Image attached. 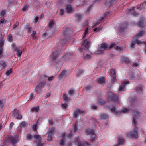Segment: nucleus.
I'll list each match as a JSON object with an SVG mask.
<instances>
[{
  "instance_id": "1",
  "label": "nucleus",
  "mask_w": 146,
  "mask_h": 146,
  "mask_svg": "<svg viewBox=\"0 0 146 146\" xmlns=\"http://www.w3.org/2000/svg\"><path fill=\"white\" fill-rule=\"evenodd\" d=\"M133 113L134 115V117L132 121L133 125H134V127L133 130L131 131L127 134V137L132 138H137L138 137L137 134V127L136 126V118H139L140 117V113L136 109L134 110L133 111Z\"/></svg>"
},
{
  "instance_id": "2",
  "label": "nucleus",
  "mask_w": 146,
  "mask_h": 146,
  "mask_svg": "<svg viewBox=\"0 0 146 146\" xmlns=\"http://www.w3.org/2000/svg\"><path fill=\"white\" fill-rule=\"evenodd\" d=\"M144 33V32L143 31H141L139 32L135 36L133 37V40L132 41V43L131 45V47L132 48L135 47V45L136 43L138 44H142L143 43H145V42L141 41L139 40L138 38L141 37L143 35Z\"/></svg>"
},
{
  "instance_id": "3",
  "label": "nucleus",
  "mask_w": 146,
  "mask_h": 146,
  "mask_svg": "<svg viewBox=\"0 0 146 146\" xmlns=\"http://www.w3.org/2000/svg\"><path fill=\"white\" fill-rule=\"evenodd\" d=\"M32 138L36 140V141L37 142L36 146H43V144L41 141V138L39 135H35L32 136L30 134H28L27 135V138L28 139V140L32 139Z\"/></svg>"
},
{
  "instance_id": "4",
  "label": "nucleus",
  "mask_w": 146,
  "mask_h": 146,
  "mask_svg": "<svg viewBox=\"0 0 146 146\" xmlns=\"http://www.w3.org/2000/svg\"><path fill=\"white\" fill-rule=\"evenodd\" d=\"M69 30L68 29H66L63 32L62 36L64 37L62 40V42L65 43L68 41L70 38L71 36L68 34Z\"/></svg>"
},
{
  "instance_id": "5",
  "label": "nucleus",
  "mask_w": 146,
  "mask_h": 146,
  "mask_svg": "<svg viewBox=\"0 0 146 146\" xmlns=\"http://www.w3.org/2000/svg\"><path fill=\"white\" fill-rule=\"evenodd\" d=\"M108 96L109 100H113L117 103L118 98L114 94L111 92H109L108 94Z\"/></svg>"
},
{
  "instance_id": "6",
  "label": "nucleus",
  "mask_w": 146,
  "mask_h": 146,
  "mask_svg": "<svg viewBox=\"0 0 146 146\" xmlns=\"http://www.w3.org/2000/svg\"><path fill=\"white\" fill-rule=\"evenodd\" d=\"M12 46L13 48V49L15 50L17 56L18 57L21 56L22 54V51L21 50H20V47H17L14 44H12Z\"/></svg>"
},
{
  "instance_id": "7",
  "label": "nucleus",
  "mask_w": 146,
  "mask_h": 146,
  "mask_svg": "<svg viewBox=\"0 0 146 146\" xmlns=\"http://www.w3.org/2000/svg\"><path fill=\"white\" fill-rule=\"evenodd\" d=\"M59 51L58 50L53 52L50 56V59L52 61L56 60L58 57Z\"/></svg>"
},
{
  "instance_id": "8",
  "label": "nucleus",
  "mask_w": 146,
  "mask_h": 146,
  "mask_svg": "<svg viewBox=\"0 0 146 146\" xmlns=\"http://www.w3.org/2000/svg\"><path fill=\"white\" fill-rule=\"evenodd\" d=\"M5 40L2 38L0 40V58H1L4 56L3 47L4 45V42Z\"/></svg>"
},
{
  "instance_id": "9",
  "label": "nucleus",
  "mask_w": 146,
  "mask_h": 146,
  "mask_svg": "<svg viewBox=\"0 0 146 146\" xmlns=\"http://www.w3.org/2000/svg\"><path fill=\"white\" fill-rule=\"evenodd\" d=\"M108 48L107 45L105 43L102 44L98 46V48L100 50L98 52V53H102L101 51H104L107 49Z\"/></svg>"
},
{
  "instance_id": "10",
  "label": "nucleus",
  "mask_w": 146,
  "mask_h": 146,
  "mask_svg": "<svg viewBox=\"0 0 146 146\" xmlns=\"http://www.w3.org/2000/svg\"><path fill=\"white\" fill-rule=\"evenodd\" d=\"M129 84L128 81H125L123 82L122 84L119 86V90L121 92L124 91L126 86Z\"/></svg>"
},
{
  "instance_id": "11",
  "label": "nucleus",
  "mask_w": 146,
  "mask_h": 146,
  "mask_svg": "<svg viewBox=\"0 0 146 146\" xmlns=\"http://www.w3.org/2000/svg\"><path fill=\"white\" fill-rule=\"evenodd\" d=\"M85 113L83 110L79 109H77L73 113V117L76 118L79 114H84Z\"/></svg>"
},
{
  "instance_id": "12",
  "label": "nucleus",
  "mask_w": 146,
  "mask_h": 146,
  "mask_svg": "<svg viewBox=\"0 0 146 146\" xmlns=\"http://www.w3.org/2000/svg\"><path fill=\"white\" fill-rule=\"evenodd\" d=\"M129 102L131 105L133 107L137 106L138 104V102L135 98L131 99Z\"/></svg>"
},
{
  "instance_id": "13",
  "label": "nucleus",
  "mask_w": 146,
  "mask_h": 146,
  "mask_svg": "<svg viewBox=\"0 0 146 146\" xmlns=\"http://www.w3.org/2000/svg\"><path fill=\"white\" fill-rule=\"evenodd\" d=\"M8 140L13 144V146H15V144L19 141L17 137H9Z\"/></svg>"
},
{
  "instance_id": "14",
  "label": "nucleus",
  "mask_w": 146,
  "mask_h": 146,
  "mask_svg": "<svg viewBox=\"0 0 146 146\" xmlns=\"http://www.w3.org/2000/svg\"><path fill=\"white\" fill-rule=\"evenodd\" d=\"M19 110H17L15 109L13 116L16 117V118L18 119H20L22 118V116L21 115L19 114Z\"/></svg>"
},
{
  "instance_id": "15",
  "label": "nucleus",
  "mask_w": 146,
  "mask_h": 146,
  "mask_svg": "<svg viewBox=\"0 0 146 146\" xmlns=\"http://www.w3.org/2000/svg\"><path fill=\"white\" fill-rule=\"evenodd\" d=\"M126 13L129 14H132L134 15H137V14L135 11L134 8L131 9H129L126 11Z\"/></svg>"
},
{
  "instance_id": "16",
  "label": "nucleus",
  "mask_w": 146,
  "mask_h": 146,
  "mask_svg": "<svg viewBox=\"0 0 146 146\" xmlns=\"http://www.w3.org/2000/svg\"><path fill=\"white\" fill-rule=\"evenodd\" d=\"M75 17L76 20L80 21L82 18L83 15L79 13H76L75 15Z\"/></svg>"
},
{
  "instance_id": "17",
  "label": "nucleus",
  "mask_w": 146,
  "mask_h": 146,
  "mask_svg": "<svg viewBox=\"0 0 146 146\" xmlns=\"http://www.w3.org/2000/svg\"><path fill=\"white\" fill-rule=\"evenodd\" d=\"M67 74L66 70H63L59 75V78L60 79H62L64 78Z\"/></svg>"
},
{
  "instance_id": "18",
  "label": "nucleus",
  "mask_w": 146,
  "mask_h": 146,
  "mask_svg": "<svg viewBox=\"0 0 146 146\" xmlns=\"http://www.w3.org/2000/svg\"><path fill=\"white\" fill-rule=\"evenodd\" d=\"M82 44L83 46H84V45L85 44L84 46H85V48H87L90 46V42L89 41H87L86 39H85L82 42Z\"/></svg>"
},
{
  "instance_id": "19",
  "label": "nucleus",
  "mask_w": 146,
  "mask_h": 146,
  "mask_svg": "<svg viewBox=\"0 0 146 146\" xmlns=\"http://www.w3.org/2000/svg\"><path fill=\"white\" fill-rule=\"evenodd\" d=\"M111 110L113 112V113H114L115 114L117 115H119V114L121 113V112L117 111V109L114 107H113V108H111Z\"/></svg>"
},
{
  "instance_id": "20",
  "label": "nucleus",
  "mask_w": 146,
  "mask_h": 146,
  "mask_svg": "<svg viewBox=\"0 0 146 146\" xmlns=\"http://www.w3.org/2000/svg\"><path fill=\"white\" fill-rule=\"evenodd\" d=\"M116 44L115 43H112L110 46L109 47V48H111L113 47H115V49L118 50H121V48L119 46H115Z\"/></svg>"
},
{
  "instance_id": "21",
  "label": "nucleus",
  "mask_w": 146,
  "mask_h": 146,
  "mask_svg": "<svg viewBox=\"0 0 146 146\" xmlns=\"http://www.w3.org/2000/svg\"><path fill=\"white\" fill-rule=\"evenodd\" d=\"M66 11L68 13H72L73 12V8L70 5H67L66 6Z\"/></svg>"
},
{
  "instance_id": "22",
  "label": "nucleus",
  "mask_w": 146,
  "mask_h": 146,
  "mask_svg": "<svg viewBox=\"0 0 146 146\" xmlns=\"http://www.w3.org/2000/svg\"><path fill=\"white\" fill-rule=\"evenodd\" d=\"M74 131L75 132H76L77 131V127L76 125H75L73 129H72L71 131V133L68 135V137H71L72 136V133Z\"/></svg>"
},
{
  "instance_id": "23",
  "label": "nucleus",
  "mask_w": 146,
  "mask_h": 146,
  "mask_svg": "<svg viewBox=\"0 0 146 146\" xmlns=\"http://www.w3.org/2000/svg\"><path fill=\"white\" fill-rule=\"evenodd\" d=\"M49 131L48 134L52 135L55 131V128L54 127H52L49 129Z\"/></svg>"
},
{
  "instance_id": "24",
  "label": "nucleus",
  "mask_w": 146,
  "mask_h": 146,
  "mask_svg": "<svg viewBox=\"0 0 146 146\" xmlns=\"http://www.w3.org/2000/svg\"><path fill=\"white\" fill-rule=\"evenodd\" d=\"M85 133L86 134H90L91 135L94 133V132L93 130L90 129H88L86 131Z\"/></svg>"
},
{
  "instance_id": "25",
  "label": "nucleus",
  "mask_w": 146,
  "mask_h": 146,
  "mask_svg": "<svg viewBox=\"0 0 146 146\" xmlns=\"http://www.w3.org/2000/svg\"><path fill=\"white\" fill-rule=\"evenodd\" d=\"M127 27V25L125 23L121 24L120 26V28L121 31H123Z\"/></svg>"
},
{
  "instance_id": "26",
  "label": "nucleus",
  "mask_w": 146,
  "mask_h": 146,
  "mask_svg": "<svg viewBox=\"0 0 146 146\" xmlns=\"http://www.w3.org/2000/svg\"><path fill=\"white\" fill-rule=\"evenodd\" d=\"M46 82V81H44L38 84L37 86V88H41L43 87L45 84Z\"/></svg>"
},
{
  "instance_id": "27",
  "label": "nucleus",
  "mask_w": 146,
  "mask_h": 146,
  "mask_svg": "<svg viewBox=\"0 0 146 146\" xmlns=\"http://www.w3.org/2000/svg\"><path fill=\"white\" fill-rule=\"evenodd\" d=\"M105 79L103 77H102L99 78L97 82L98 83L100 84H101L103 82H104L105 81Z\"/></svg>"
},
{
  "instance_id": "28",
  "label": "nucleus",
  "mask_w": 146,
  "mask_h": 146,
  "mask_svg": "<svg viewBox=\"0 0 146 146\" xmlns=\"http://www.w3.org/2000/svg\"><path fill=\"white\" fill-rule=\"evenodd\" d=\"M92 54L91 53H88L85 56V58L87 59H89L92 58Z\"/></svg>"
},
{
  "instance_id": "29",
  "label": "nucleus",
  "mask_w": 146,
  "mask_h": 146,
  "mask_svg": "<svg viewBox=\"0 0 146 146\" xmlns=\"http://www.w3.org/2000/svg\"><path fill=\"white\" fill-rule=\"evenodd\" d=\"M109 116L107 115L104 114H102L100 116L101 119H107L109 118Z\"/></svg>"
},
{
  "instance_id": "30",
  "label": "nucleus",
  "mask_w": 146,
  "mask_h": 146,
  "mask_svg": "<svg viewBox=\"0 0 146 146\" xmlns=\"http://www.w3.org/2000/svg\"><path fill=\"white\" fill-rule=\"evenodd\" d=\"M136 90L137 92L139 93H141L142 92V88L141 86H137L136 88Z\"/></svg>"
},
{
  "instance_id": "31",
  "label": "nucleus",
  "mask_w": 146,
  "mask_h": 146,
  "mask_svg": "<svg viewBox=\"0 0 146 146\" xmlns=\"http://www.w3.org/2000/svg\"><path fill=\"white\" fill-rule=\"evenodd\" d=\"M110 73L111 77L115 78V71L114 70H111L110 71Z\"/></svg>"
},
{
  "instance_id": "32",
  "label": "nucleus",
  "mask_w": 146,
  "mask_h": 146,
  "mask_svg": "<svg viewBox=\"0 0 146 146\" xmlns=\"http://www.w3.org/2000/svg\"><path fill=\"white\" fill-rule=\"evenodd\" d=\"M39 110V107L38 106H37L36 107H34L33 108L32 110H31V111H33V112H37Z\"/></svg>"
},
{
  "instance_id": "33",
  "label": "nucleus",
  "mask_w": 146,
  "mask_h": 146,
  "mask_svg": "<svg viewBox=\"0 0 146 146\" xmlns=\"http://www.w3.org/2000/svg\"><path fill=\"white\" fill-rule=\"evenodd\" d=\"M131 65L133 67H135L137 66L139 64L138 62H131Z\"/></svg>"
},
{
  "instance_id": "34",
  "label": "nucleus",
  "mask_w": 146,
  "mask_h": 146,
  "mask_svg": "<svg viewBox=\"0 0 146 146\" xmlns=\"http://www.w3.org/2000/svg\"><path fill=\"white\" fill-rule=\"evenodd\" d=\"M63 98L64 100H65L67 101H68L70 100V98L67 96L66 94H63Z\"/></svg>"
},
{
  "instance_id": "35",
  "label": "nucleus",
  "mask_w": 146,
  "mask_h": 146,
  "mask_svg": "<svg viewBox=\"0 0 146 146\" xmlns=\"http://www.w3.org/2000/svg\"><path fill=\"white\" fill-rule=\"evenodd\" d=\"M6 64V62L4 61H2L0 62V65L2 68L4 67Z\"/></svg>"
},
{
  "instance_id": "36",
  "label": "nucleus",
  "mask_w": 146,
  "mask_h": 146,
  "mask_svg": "<svg viewBox=\"0 0 146 146\" xmlns=\"http://www.w3.org/2000/svg\"><path fill=\"white\" fill-rule=\"evenodd\" d=\"M54 24V22L53 21H50L49 24V27L50 29L52 28Z\"/></svg>"
},
{
  "instance_id": "37",
  "label": "nucleus",
  "mask_w": 146,
  "mask_h": 146,
  "mask_svg": "<svg viewBox=\"0 0 146 146\" xmlns=\"http://www.w3.org/2000/svg\"><path fill=\"white\" fill-rule=\"evenodd\" d=\"M144 21L143 19L141 20L139 23V25L140 27H144V24L143 22Z\"/></svg>"
},
{
  "instance_id": "38",
  "label": "nucleus",
  "mask_w": 146,
  "mask_h": 146,
  "mask_svg": "<svg viewBox=\"0 0 146 146\" xmlns=\"http://www.w3.org/2000/svg\"><path fill=\"white\" fill-rule=\"evenodd\" d=\"M91 141L92 142L94 141V139L96 137V136L94 134V133L92 134L91 136Z\"/></svg>"
},
{
  "instance_id": "39",
  "label": "nucleus",
  "mask_w": 146,
  "mask_h": 146,
  "mask_svg": "<svg viewBox=\"0 0 146 146\" xmlns=\"http://www.w3.org/2000/svg\"><path fill=\"white\" fill-rule=\"evenodd\" d=\"M88 28H87L85 30V31L84 32V33L83 34V38H84L86 36V35L88 33Z\"/></svg>"
},
{
  "instance_id": "40",
  "label": "nucleus",
  "mask_w": 146,
  "mask_h": 146,
  "mask_svg": "<svg viewBox=\"0 0 146 146\" xmlns=\"http://www.w3.org/2000/svg\"><path fill=\"white\" fill-rule=\"evenodd\" d=\"M35 90L36 92L39 93H40L41 92V88H37V86H36V88H35Z\"/></svg>"
},
{
  "instance_id": "41",
  "label": "nucleus",
  "mask_w": 146,
  "mask_h": 146,
  "mask_svg": "<svg viewBox=\"0 0 146 146\" xmlns=\"http://www.w3.org/2000/svg\"><path fill=\"white\" fill-rule=\"evenodd\" d=\"M52 135L48 134L47 138V140L48 141H52Z\"/></svg>"
},
{
  "instance_id": "42",
  "label": "nucleus",
  "mask_w": 146,
  "mask_h": 146,
  "mask_svg": "<svg viewBox=\"0 0 146 146\" xmlns=\"http://www.w3.org/2000/svg\"><path fill=\"white\" fill-rule=\"evenodd\" d=\"M7 40L9 42H11L12 40V37L11 35H9L7 38Z\"/></svg>"
},
{
  "instance_id": "43",
  "label": "nucleus",
  "mask_w": 146,
  "mask_h": 146,
  "mask_svg": "<svg viewBox=\"0 0 146 146\" xmlns=\"http://www.w3.org/2000/svg\"><path fill=\"white\" fill-rule=\"evenodd\" d=\"M74 93V90L73 89L70 90L68 92V94L70 96Z\"/></svg>"
},
{
  "instance_id": "44",
  "label": "nucleus",
  "mask_w": 146,
  "mask_h": 146,
  "mask_svg": "<svg viewBox=\"0 0 146 146\" xmlns=\"http://www.w3.org/2000/svg\"><path fill=\"white\" fill-rule=\"evenodd\" d=\"M84 72V71L82 70H80L77 74V76H79L80 75L82 74Z\"/></svg>"
},
{
  "instance_id": "45",
  "label": "nucleus",
  "mask_w": 146,
  "mask_h": 146,
  "mask_svg": "<svg viewBox=\"0 0 146 146\" xmlns=\"http://www.w3.org/2000/svg\"><path fill=\"white\" fill-rule=\"evenodd\" d=\"M12 70L11 69H10L9 70H7L6 73V74L7 76L9 75L11 73Z\"/></svg>"
},
{
  "instance_id": "46",
  "label": "nucleus",
  "mask_w": 146,
  "mask_h": 146,
  "mask_svg": "<svg viewBox=\"0 0 146 146\" xmlns=\"http://www.w3.org/2000/svg\"><path fill=\"white\" fill-rule=\"evenodd\" d=\"M7 22L6 20H5L4 18L2 19L1 20H0V24L2 23H6Z\"/></svg>"
},
{
  "instance_id": "47",
  "label": "nucleus",
  "mask_w": 146,
  "mask_h": 146,
  "mask_svg": "<svg viewBox=\"0 0 146 146\" xmlns=\"http://www.w3.org/2000/svg\"><path fill=\"white\" fill-rule=\"evenodd\" d=\"M36 32L35 31H33V33L31 35L32 36L33 38L34 39L36 38V37L35 36V35L36 34Z\"/></svg>"
},
{
  "instance_id": "48",
  "label": "nucleus",
  "mask_w": 146,
  "mask_h": 146,
  "mask_svg": "<svg viewBox=\"0 0 146 146\" xmlns=\"http://www.w3.org/2000/svg\"><path fill=\"white\" fill-rule=\"evenodd\" d=\"M130 110H128L127 109H126L125 108H123L122 111H121L122 112H124V113L126 112H129Z\"/></svg>"
},
{
  "instance_id": "49",
  "label": "nucleus",
  "mask_w": 146,
  "mask_h": 146,
  "mask_svg": "<svg viewBox=\"0 0 146 146\" xmlns=\"http://www.w3.org/2000/svg\"><path fill=\"white\" fill-rule=\"evenodd\" d=\"M67 105L66 104H63L61 105V107L62 108L65 109L67 107Z\"/></svg>"
},
{
  "instance_id": "50",
  "label": "nucleus",
  "mask_w": 146,
  "mask_h": 146,
  "mask_svg": "<svg viewBox=\"0 0 146 146\" xmlns=\"http://www.w3.org/2000/svg\"><path fill=\"white\" fill-rule=\"evenodd\" d=\"M54 78V76H52L48 78V80L49 81H51Z\"/></svg>"
},
{
  "instance_id": "51",
  "label": "nucleus",
  "mask_w": 146,
  "mask_h": 146,
  "mask_svg": "<svg viewBox=\"0 0 146 146\" xmlns=\"http://www.w3.org/2000/svg\"><path fill=\"white\" fill-rule=\"evenodd\" d=\"M5 13V11L4 10H3L0 13V15L1 16H3Z\"/></svg>"
},
{
  "instance_id": "52",
  "label": "nucleus",
  "mask_w": 146,
  "mask_h": 146,
  "mask_svg": "<svg viewBox=\"0 0 146 146\" xmlns=\"http://www.w3.org/2000/svg\"><path fill=\"white\" fill-rule=\"evenodd\" d=\"M64 11L63 9H61L59 11V13L60 15H62L64 13Z\"/></svg>"
},
{
  "instance_id": "53",
  "label": "nucleus",
  "mask_w": 146,
  "mask_h": 146,
  "mask_svg": "<svg viewBox=\"0 0 146 146\" xmlns=\"http://www.w3.org/2000/svg\"><path fill=\"white\" fill-rule=\"evenodd\" d=\"M27 29L28 32H30L32 29V27H30L29 25H27Z\"/></svg>"
},
{
  "instance_id": "54",
  "label": "nucleus",
  "mask_w": 146,
  "mask_h": 146,
  "mask_svg": "<svg viewBox=\"0 0 146 146\" xmlns=\"http://www.w3.org/2000/svg\"><path fill=\"white\" fill-rule=\"evenodd\" d=\"M101 29H102V28H100V27H99L98 28H97V27H96V28H95L93 29V31H96L97 32H98V31H100Z\"/></svg>"
},
{
  "instance_id": "55",
  "label": "nucleus",
  "mask_w": 146,
  "mask_h": 146,
  "mask_svg": "<svg viewBox=\"0 0 146 146\" xmlns=\"http://www.w3.org/2000/svg\"><path fill=\"white\" fill-rule=\"evenodd\" d=\"M65 143V139H63L61 140L60 144V145H63Z\"/></svg>"
},
{
  "instance_id": "56",
  "label": "nucleus",
  "mask_w": 146,
  "mask_h": 146,
  "mask_svg": "<svg viewBox=\"0 0 146 146\" xmlns=\"http://www.w3.org/2000/svg\"><path fill=\"white\" fill-rule=\"evenodd\" d=\"M124 142V140L122 138H120L119 141V144H122Z\"/></svg>"
},
{
  "instance_id": "57",
  "label": "nucleus",
  "mask_w": 146,
  "mask_h": 146,
  "mask_svg": "<svg viewBox=\"0 0 146 146\" xmlns=\"http://www.w3.org/2000/svg\"><path fill=\"white\" fill-rule=\"evenodd\" d=\"M123 61H125L126 62H129V60L127 58L124 57L123 59Z\"/></svg>"
},
{
  "instance_id": "58",
  "label": "nucleus",
  "mask_w": 146,
  "mask_h": 146,
  "mask_svg": "<svg viewBox=\"0 0 146 146\" xmlns=\"http://www.w3.org/2000/svg\"><path fill=\"white\" fill-rule=\"evenodd\" d=\"M19 25L18 22H16L13 25V28H15L17 27Z\"/></svg>"
},
{
  "instance_id": "59",
  "label": "nucleus",
  "mask_w": 146,
  "mask_h": 146,
  "mask_svg": "<svg viewBox=\"0 0 146 146\" xmlns=\"http://www.w3.org/2000/svg\"><path fill=\"white\" fill-rule=\"evenodd\" d=\"M98 102L101 104H103L104 103V102L101 99H99L98 100Z\"/></svg>"
},
{
  "instance_id": "60",
  "label": "nucleus",
  "mask_w": 146,
  "mask_h": 146,
  "mask_svg": "<svg viewBox=\"0 0 146 146\" xmlns=\"http://www.w3.org/2000/svg\"><path fill=\"white\" fill-rule=\"evenodd\" d=\"M26 124V123L25 122H22L21 123L20 126L22 127H24Z\"/></svg>"
},
{
  "instance_id": "61",
  "label": "nucleus",
  "mask_w": 146,
  "mask_h": 146,
  "mask_svg": "<svg viewBox=\"0 0 146 146\" xmlns=\"http://www.w3.org/2000/svg\"><path fill=\"white\" fill-rule=\"evenodd\" d=\"M37 128V126L36 125H33V130L35 131L36 130V129Z\"/></svg>"
},
{
  "instance_id": "62",
  "label": "nucleus",
  "mask_w": 146,
  "mask_h": 146,
  "mask_svg": "<svg viewBox=\"0 0 146 146\" xmlns=\"http://www.w3.org/2000/svg\"><path fill=\"white\" fill-rule=\"evenodd\" d=\"M38 19L39 17H38L37 16L36 17V18H35L34 21L35 23L36 24V22H37L38 21Z\"/></svg>"
},
{
  "instance_id": "63",
  "label": "nucleus",
  "mask_w": 146,
  "mask_h": 146,
  "mask_svg": "<svg viewBox=\"0 0 146 146\" xmlns=\"http://www.w3.org/2000/svg\"><path fill=\"white\" fill-rule=\"evenodd\" d=\"M92 88L91 86H87L86 87L85 89L86 90H89L91 89Z\"/></svg>"
},
{
  "instance_id": "64",
  "label": "nucleus",
  "mask_w": 146,
  "mask_h": 146,
  "mask_svg": "<svg viewBox=\"0 0 146 146\" xmlns=\"http://www.w3.org/2000/svg\"><path fill=\"white\" fill-rule=\"evenodd\" d=\"M76 141L78 142V146H83V145L82 144V143L80 142H79V141L78 140Z\"/></svg>"
}]
</instances>
